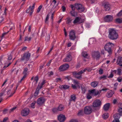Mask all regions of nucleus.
<instances>
[{
    "instance_id": "nucleus-1",
    "label": "nucleus",
    "mask_w": 122,
    "mask_h": 122,
    "mask_svg": "<svg viewBox=\"0 0 122 122\" xmlns=\"http://www.w3.org/2000/svg\"><path fill=\"white\" fill-rule=\"evenodd\" d=\"M108 37L112 40H116L118 37V36L116 30L114 28H110L108 29Z\"/></svg>"
},
{
    "instance_id": "nucleus-2",
    "label": "nucleus",
    "mask_w": 122,
    "mask_h": 122,
    "mask_svg": "<svg viewBox=\"0 0 122 122\" xmlns=\"http://www.w3.org/2000/svg\"><path fill=\"white\" fill-rule=\"evenodd\" d=\"M114 45V44L109 42L105 45L104 47V49L108 52L109 54H111L112 53L111 47H113Z\"/></svg>"
},
{
    "instance_id": "nucleus-3",
    "label": "nucleus",
    "mask_w": 122,
    "mask_h": 122,
    "mask_svg": "<svg viewBox=\"0 0 122 122\" xmlns=\"http://www.w3.org/2000/svg\"><path fill=\"white\" fill-rule=\"evenodd\" d=\"M84 72V71H83L81 70L78 72L76 71H74L72 72L73 75L75 76L76 78L78 79H80L82 78V74Z\"/></svg>"
},
{
    "instance_id": "nucleus-4",
    "label": "nucleus",
    "mask_w": 122,
    "mask_h": 122,
    "mask_svg": "<svg viewBox=\"0 0 122 122\" xmlns=\"http://www.w3.org/2000/svg\"><path fill=\"white\" fill-rule=\"evenodd\" d=\"M75 6L78 11L80 12L83 11L85 9L82 5L79 4H75Z\"/></svg>"
},
{
    "instance_id": "nucleus-5",
    "label": "nucleus",
    "mask_w": 122,
    "mask_h": 122,
    "mask_svg": "<svg viewBox=\"0 0 122 122\" xmlns=\"http://www.w3.org/2000/svg\"><path fill=\"white\" fill-rule=\"evenodd\" d=\"M30 56V53L27 52L25 53L23 56V61L24 63H26V62L29 59Z\"/></svg>"
},
{
    "instance_id": "nucleus-6",
    "label": "nucleus",
    "mask_w": 122,
    "mask_h": 122,
    "mask_svg": "<svg viewBox=\"0 0 122 122\" xmlns=\"http://www.w3.org/2000/svg\"><path fill=\"white\" fill-rule=\"evenodd\" d=\"M92 112V109L91 107L86 106L84 108V112L86 114H89L91 113Z\"/></svg>"
},
{
    "instance_id": "nucleus-7",
    "label": "nucleus",
    "mask_w": 122,
    "mask_h": 122,
    "mask_svg": "<svg viewBox=\"0 0 122 122\" xmlns=\"http://www.w3.org/2000/svg\"><path fill=\"white\" fill-rule=\"evenodd\" d=\"M69 38L71 40H74L76 38L75 32L74 30H71L69 32Z\"/></svg>"
},
{
    "instance_id": "nucleus-8",
    "label": "nucleus",
    "mask_w": 122,
    "mask_h": 122,
    "mask_svg": "<svg viewBox=\"0 0 122 122\" xmlns=\"http://www.w3.org/2000/svg\"><path fill=\"white\" fill-rule=\"evenodd\" d=\"M8 62V63L6 62L5 63L4 66L2 64L0 65V71H1V74L2 73V71L10 64L11 63L9 62Z\"/></svg>"
},
{
    "instance_id": "nucleus-9",
    "label": "nucleus",
    "mask_w": 122,
    "mask_h": 122,
    "mask_svg": "<svg viewBox=\"0 0 122 122\" xmlns=\"http://www.w3.org/2000/svg\"><path fill=\"white\" fill-rule=\"evenodd\" d=\"M69 67V65L68 64H65L60 66L59 69L61 71H63L68 69Z\"/></svg>"
},
{
    "instance_id": "nucleus-10",
    "label": "nucleus",
    "mask_w": 122,
    "mask_h": 122,
    "mask_svg": "<svg viewBox=\"0 0 122 122\" xmlns=\"http://www.w3.org/2000/svg\"><path fill=\"white\" fill-rule=\"evenodd\" d=\"M101 104V102L99 100H95L93 103V106L95 107H98L100 106Z\"/></svg>"
},
{
    "instance_id": "nucleus-11",
    "label": "nucleus",
    "mask_w": 122,
    "mask_h": 122,
    "mask_svg": "<svg viewBox=\"0 0 122 122\" xmlns=\"http://www.w3.org/2000/svg\"><path fill=\"white\" fill-rule=\"evenodd\" d=\"M92 56L94 58L99 59L100 57V53L98 51H94L92 53Z\"/></svg>"
},
{
    "instance_id": "nucleus-12",
    "label": "nucleus",
    "mask_w": 122,
    "mask_h": 122,
    "mask_svg": "<svg viewBox=\"0 0 122 122\" xmlns=\"http://www.w3.org/2000/svg\"><path fill=\"white\" fill-rule=\"evenodd\" d=\"M83 22V21L81 18L79 17H77L76 18L75 20L73 21V23L74 24H79L82 23Z\"/></svg>"
},
{
    "instance_id": "nucleus-13",
    "label": "nucleus",
    "mask_w": 122,
    "mask_h": 122,
    "mask_svg": "<svg viewBox=\"0 0 122 122\" xmlns=\"http://www.w3.org/2000/svg\"><path fill=\"white\" fill-rule=\"evenodd\" d=\"M104 10L105 11H109L110 9V5L108 3L104 4L103 5Z\"/></svg>"
},
{
    "instance_id": "nucleus-14",
    "label": "nucleus",
    "mask_w": 122,
    "mask_h": 122,
    "mask_svg": "<svg viewBox=\"0 0 122 122\" xmlns=\"http://www.w3.org/2000/svg\"><path fill=\"white\" fill-rule=\"evenodd\" d=\"M113 19L112 16L110 15H107L104 18V20L106 22H110L112 21Z\"/></svg>"
},
{
    "instance_id": "nucleus-15",
    "label": "nucleus",
    "mask_w": 122,
    "mask_h": 122,
    "mask_svg": "<svg viewBox=\"0 0 122 122\" xmlns=\"http://www.w3.org/2000/svg\"><path fill=\"white\" fill-rule=\"evenodd\" d=\"M72 60L71 56L70 54L68 55L66 57L63 59V61L64 62H69Z\"/></svg>"
},
{
    "instance_id": "nucleus-16",
    "label": "nucleus",
    "mask_w": 122,
    "mask_h": 122,
    "mask_svg": "<svg viewBox=\"0 0 122 122\" xmlns=\"http://www.w3.org/2000/svg\"><path fill=\"white\" fill-rule=\"evenodd\" d=\"M45 101V99L43 97L38 98L37 101V103L39 105H41L43 104Z\"/></svg>"
},
{
    "instance_id": "nucleus-17",
    "label": "nucleus",
    "mask_w": 122,
    "mask_h": 122,
    "mask_svg": "<svg viewBox=\"0 0 122 122\" xmlns=\"http://www.w3.org/2000/svg\"><path fill=\"white\" fill-rule=\"evenodd\" d=\"M58 119L60 122H63L65 120L66 117L64 115L60 114L59 116Z\"/></svg>"
},
{
    "instance_id": "nucleus-18",
    "label": "nucleus",
    "mask_w": 122,
    "mask_h": 122,
    "mask_svg": "<svg viewBox=\"0 0 122 122\" xmlns=\"http://www.w3.org/2000/svg\"><path fill=\"white\" fill-rule=\"evenodd\" d=\"M117 65L122 66V57L120 56H118L117 62Z\"/></svg>"
},
{
    "instance_id": "nucleus-19",
    "label": "nucleus",
    "mask_w": 122,
    "mask_h": 122,
    "mask_svg": "<svg viewBox=\"0 0 122 122\" xmlns=\"http://www.w3.org/2000/svg\"><path fill=\"white\" fill-rule=\"evenodd\" d=\"M29 112L30 110L28 108H25L23 110V116H26L28 115Z\"/></svg>"
},
{
    "instance_id": "nucleus-20",
    "label": "nucleus",
    "mask_w": 122,
    "mask_h": 122,
    "mask_svg": "<svg viewBox=\"0 0 122 122\" xmlns=\"http://www.w3.org/2000/svg\"><path fill=\"white\" fill-rule=\"evenodd\" d=\"M98 84V81H94L91 82V85L92 87L95 88L97 86Z\"/></svg>"
},
{
    "instance_id": "nucleus-21",
    "label": "nucleus",
    "mask_w": 122,
    "mask_h": 122,
    "mask_svg": "<svg viewBox=\"0 0 122 122\" xmlns=\"http://www.w3.org/2000/svg\"><path fill=\"white\" fill-rule=\"evenodd\" d=\"M69 86L68 85H61L59 86V88L61 89L66 90L69 88Z\"/></svg>"
},
{
    "instance_id": "nucleus-22",
    "label": "nucleus",
    "mask_w": 122,
    "mask_h": 122,
    "mask_svg": "<svg viewBox=\"0 0 122 122\" xmlns=\"http://www.w3.org/2000/svg\"><path fill=\"white\" fill-rule=\"evenodd\" d=\"M114 92L112 90L108 91L106 94V96L108 97H111L114 94Z\"/></svg>"
},
{
    "instance_id": "nucleus-23",
    "label": "nucleus",
    "mask_w": 122,
    "mask_h": 122,
    "mask_svg": "<svg viewBox=\"0 0 122 122\" xmlns=\"http://www.w3.org/2000/svg\"><path fill=\"white\" fill-rule=\"evenodd\" d=\"M121 116V114H120L117 113L115 114L113 116V117L115 119L119 120Z\"/></svg>"
},
{
    "instance_id": "nucleus-24",
    "label": "nucleus",
    "mask_w": 122,
    "mask_h": 122,
    "mask_svg": "<svg viewBox=\"0 0 122 122\" xmlns=\"http://www.w3.org/2000/svg\"><path fill=\"white\" fill-rule=\"evenodd\" d=\"M31 6H30L28 9L26 10V12L27 13H30V15H31L32 14V13L33 12V11H32L31 10Z\"/></svg>"
},
{
    "instance_id": "nucleus-25",
    "label": "nucleus",
    "mask_w": 122,
    "mask_h": 122,
    "mask_svg": "<svg viewBox=\"0 0 122 122\" xmlns=\"http://www.w3.org/2000/svg\"><path fill=\"white\" fill-rule=\"evenodd\" d=\"M110 107V104L109 103H107L104 106L103 108L104 110L105 111L109 109Z\"/></svg>"
},
{
    "instance_id": "nucleus-26",
    "label": "nucleus",
    "mask_w": 122,
    "mask_h": 122,
    "mask_svg": "<svg viewBox=\"0 0 122 122\" xmlns=\"http://www.w3.org/2000/svg\"><path fill=\"white\" fill-rule=\"evenodd\" d=\"M39 86H38L37 88H36L35 92V96H37V95L38 93L39 92V90L41 89V87H40Z\"/></svg>"
},
{
    "instance_id": "nucleus-27",
    "label": "nucleus",
    "mask_w": 122,
    "mask_h": 122,
    "mask_svg": "<svg viewBox=\"0 0 122 122\" xmlns=\"http://www.w3.org/2000/svg\"><path fill=\"white\" fill-rule=\"evenodd\" d=\"M67 20L66 21V23L68 25H70L71 23L72 20V19L69 18L68 17L66 19Z\"/></svg>"
},
{
    "instance_id": "nucleus-28",
    "label": "nucleus",
    "mask_w": 122,
    "mask_h": 122,
    "mask_svg": "<svg viewBox=\"0 0 122 122\" xmlns=\"http://www.w3.org/2000/svg\"><path fill=\"white\" fill-rule=\"evenodd\" d=\"M59 111H61L63 110L64 109V107L62 105H60L57 108Z\"/></svg>"
},
{
    "instance_id": "nucleus-29",
    "label": "nucleus",
    "mask_w": 122,
    "mask_h": 122,
    "mask_svg": "<svg viewBox=\"0 0 122 122\" xmlns=\"http://www.w3.org/2000/svg\"><path fill=\"white\" fill-rule=\"evenodd\" d=\"M108 113H105L102 116V117L103 119H106L108 117Z\"/></svg>"
},
{
    "instance_id": "nucleus-30",
    "label": "nucleus",
    "mask_w": 122,
    "mask_h": 122,
    "mask_svg": "<svg viewBox=\"0 0 122 122\" xmlns=\"http://www.w3.org/2000/svg\"><path fill=\"white\" fill-rule=\"evenodd\" d=\"M32 38L31 37H28V36H26L25 38L24 41H30Z\"/></svg>"
},
{
    "instance_id": "nucleus-31",
    "label": "nucleus",
    "mask_w": 122,
    "mask_h": 122,
    "mask_svg": "<svg viewBox=\"0 0 122 122\" xmlns=\"http://www.w3.org/2000/svg\"><path fill=\"white\" fill-rule=\"evenodd\" d=\"M82 55L84 57L86 58L88 56V54L86 52L83 51L82 53Z\"/></svg>"
},
{
    "instance_id": "nucleus-32",
    "label": "nucleus",
    "mask_w": 122,
    "mask_h": 122,
    "mask_svg": "<svg viewBox=\"0 0 122 122\" xmlns=\"http://www.w3.org/2000/svg\"><path fill=\"white\" fill-rule=\"evenodd\" d=\"M7 93L8 95H10L9 97H10L12 96V95L14 93V92L12 93V92H11L10 90V89L8 91Z\"/></svg>"
},
{
    "instance_id": "nucleus-33",
    "label": "nucleus",
    "mask_w": 122,
    "mask_h": 122,
    "mask_svg": "<svg viewBox=\"0 0 122 122\" xmlns=\"http://www.w3.org/2000/svg\"><path fill=\"white\" fill-rule=\"evenodd\" d=\"M76 99V97L74 95H72L71 97V99L70 100V101H75V100Z\"/></svg>"
},
{
    "instance_id": "nucleus-34",
    "label": "nucleus",
    "mask_w": 122,
    "mask_h": 122,
    "mask_svg": "<svg viewBox=\"0 0 122 122\" xmlns=\"http://www.w3.org/2000/svg\"><path fill=\"white\" fill-rule=\"evenodd\" d=\"M53 112L54 113H56L59 111L57 108H53L52 109Z\"/></svg>"
},
{
    "instance_id": "nucleus-35",
    "label": "nucleus",
    "mask_w": 122,
    "mask_h": 122,
    "mask_svg": "<svg viewBox=\"0 0 122 122\" xmlns=\"http://www.w3.org/2000/svg\"><path fill=\"white\" fill-rule=\"evenodd\" d=\"M116 21L119 23L122 22V19L118 18L116 19Z\"/></svg>"
},
{
    "instance_id": "nucleus-36",
    "label": "nucleus",
    "mask_w": 122,
    "mask_h": 122,
    "mask_svg": "<svg viewBox=\"0 0 122 122\" xmlns=\"http://www.w3.org/2000/svg\"><path fill=\"white\" fill-rule=\"evenodd\" d=\"M49 18V14L47 15L45 19V22L46 24H48V20Z\"/></svg>"
},
{
    "instance_id": "nucleus-37",
    "label": "nucleus",
    "mask_w": 122,
    "mask_h": 122,
    "mask_svg": "<svg viewBox=\"0 0 122 122\" xmlns=\"http://www.w3.org/2000/svg\"><path fill=\"white\" fill-rule=\"evenodd\" d=\"M17 106H15L13 107L12 108H11L10 109V112H12L14 111H15L16 109H17Z\"/></svg>"
},
{
    "instance_id": "nucleus-38",
    "label": "nucleus",
    "mask_w": 122,
    "mask_h": 122,
    "mask_svg": "<svg viewBox=\"0 0 122 122\" xmlns=\"http://www.w3.org/2000/svg\"><path fill=\"white\" fill-rule=\"evenodd\" d=\"M101 91L100 90H99V91H95V93L94 94L95 96H96L98 95H99L101 93Z\"/></svg>"
},
{
    "instance_id": "nucleus-39",
    "label": "nucleus",
    "mask_w": 122,
    "mask_h": 122,
    "mask_svg": "<svg viewBox=\"0 0 122 122\" xmlns=\"http://www.w3.org/2000/svg\"><path fill=\"white\" fill-rule=\"evenodd\" d=\"M73 81L74 84L76 85H77V86H78V85L80 83L79 82L76 80H74Z\"/></svg>"
},
{
    "instance_id": "nucleus-40",
    "label": "nucleus",
    "mask_w": 122,
    "mask_h": 122,
    "mask_svg": "<svg viewBox=\"0 0 122 122\" xmlns=\"http://www.w3.org/2000/svg\"><path fill=\"white\" fill-rule=\"evenodd\" d=\"M22 70V69L21 70V69L20 68H19L18 70L15 71V73L16 75L17 74V73L18 72H19L20 73Z\"/></svg>"
},
{
    "instance_id": "nucleus-41",
    "label": "nucleus",
    "mask_w": 122,
    "mask_h": 122,
    "mask_svg": "<svg viewBox=\"0 0 122 122\" xmlns=\"http://www.w3.org/2000/svg\"><path fill=\"white\" fill-rule=\"evenodd\" d=\"M95 91L96 90L95 89H94L90 90V93L93 94L94 95V94L95 93Z\"/></svg>"
},
{
    "instance_id": "nucleus-42",
    "label": "nucleus",
    "mask_w": 122,
    "mask_h": 122,
    "mask_svg": "<svg viewBox=\"0 0 122 122\" xmlns=\"http://www.w3.org/2000/svg\"><path fill=\"white\" fill-rule=\"evenodd\" d=\"M28 74V72H23V80L26 78Z\"/></svg>"
},
{
    "instance_id": "nucleus-43",
    "label": "nucleus",
    "mask_w": 122,
    "mask_h": 122,
    "mask_svg": "<svg viewBox=\"0 0 122 122\" xmlns=\"http://www.w3.org/2000/svg\"><path fill=\"white\" fill-rule=\"evenodd\" d=\"M35 103L36 102L35 101H34L31 103V107L32 108H35L34 106Z\"/></svg>"
},
{
    "instance_id": "nucleus-44",
    "label": "nucleus",
    "mask_w": 122,
    "mask_h": 122,
    "mask_svg": "<svg viewBox=\"0 0 122 122\" xmlns=\"http://www.w3.org/2000/svg\"><path fill=\"white\" fill-rule=\"evenodd\" d=\"M38 76H37L35 77L34 81H36V83L38 81Z\"/></svg>"
},
{
    "instance_id": "nucleus-45",
    "label": "nucleus",
    "mask_w": 122,
    "mask_h": 122,
    "mask_svg": "<svg viewBox=\"0 0 122 122\" xmlns=\"http://www.w3.org/2000/svg\"><path fill=\"white\" fill-rule=\"evenodd\" d=\"M70 14L71 15L73 16H75V12L74 11H71L70 12Z\"/></svg>"
},
{
    "instance_id": "nucleus-46",
    "label": "nucleus",
    "mask_w": 122,
    "mask_h": 122,
    "mask_svg": "<svg viewBox=\"0 0 122 122\" xmlns=\"http://www.w3.org/2000/svg\"><path fill=\"white\" fill-rule=\"evenodd\" d=\"M45 83V81H43L41 83H39V85L38 86H40V87H41V88H42V87L43 85H44V84Z\"/></svg>"
},
{
    "instance_id": "nucleus-47",
    "label": "nucleus",
    "mask_w": 122,
    "mask_h": 122,
    "mask_svg": "<svg viewBox=\"0 0 122 122\" xmlns=\"http://www.w3.org/2000/svg\"><path fill=\"white\" fill-rule=\"evenodd\" d=\"M42 6L41 5H40L39 7L36 11L37 13H38L40 12L42 8Z\"/></svg>"
},
{
    "instance_id": "nucleus-48",
    "label": "nucleus",
    "mask_w": 122,
    "mask_h": 122,
    "mask_svg": "<svg viewBox=\"0 0 122 122\" xmlns=\"http://www.w3.org/2000/svg\"><path fill=\"white\" fill-rule=\"evenodd\" d=\"M106 77L107 76H106L103 75L100 77V79H103V80H105L106 79Z\"/></svg>"
},
{
    "instance_id": "nucleus-49",
    "label": "nucleus",
    "mask_w": 122,
    "mask_h": 122,
    "mask_svg": "<svg viewBox=\"0 0 122 122\" xmlns=\"http://www.w3.org/2000/svg\"><path fill=\"white\" fill-rule=\"evenodd\" d=\"M122 70L121 69H118L117 70V74L119 75H120L121 73Z\"/></svg>"
},
{
    "instance_id": "nucleus-50",
    "label": "nucleus",
    "mask_w": 122,
    "mask_h": 122,
    "mask_svg": "<svg viewBox=\"0 0 122 122\" xmlns=\"http://www.w3.org/2000/svg\"><path fill=\"white\" fill-rule=\"evenodd\" d=\"M91 70L90 68L87 67L84 70H82V71H84V72H85L86 70H87L88 71H91Z\"/></svg>"
},
{
    "instance_id": "nucleus-51",
    "label": "nucleus",
    "mask_w": 122,
    "mask_h": 122,
    "mask_svg": "<svg viewBox=\"0 0 122 122\" xmlns=\"http://www.w3.org/2000/svg\"><path fill=\"white\" fill-rule=\"evenodd\" d=\"M117 15L118 16H122V10L117 14Z\"/></svg>"
},
{
    "instance_id": "nucleus-52",
    "label": "nucleus",
    "mask_w": 122,
    "mask_h": 122,
    "mask_svg": "<svg viewBox=\"0 0 122 122\" xmlns=\"http://www.w3.org/2000/svg\"><path fill=\"white\" fill-rule=\"evenodd\" d=\"M55 81L57 82L59 81H62L61 79V78H57L55 79Z\"/></svg>"
},
{
    "instance_id": "nucleus-53",
    "label": "nucleus",
    "mask_w": 122,
    "mask_h": 122,
    "mask_svg": "<svg viewBox=\"0 0 122 122\" xmlns=\"http://www.w3.org/2000/svg\"><path fill=\"white\" fill-rule=\"evenodd\" d=\"M118 112L121 114H122V109L118 108Z\"/></svg>"
},
{
    "instance_id": "nucleus-54",
    "label": "nucleus",
    "mask_w": 122,
    "mask_h": 122,
    "mask_svg": "<svg viewBox=\"0 0 122 122\" xmlns=\"http://www.w3.org/2000/svg\"><path fill=\"white\" fill-rule=\"evenodd\" d=\"M113 75L112 72L109 75V76L108 77V78H112L113 77Z\"/></svg>"
},
{
    "instance_id": "nucleus-55",
    "label": "nucleus",
    "mask_w": 122,
    "mask_h": 122,
    "mask_svg": "<svg viewBox=\"0 0 122 122\" xmlns=\"http://www.w3.org/2000/svg\"><path fill=\"white\" fill-rule=\"evenodd\" d=\"M71 87L74 89H76L77 88V86H76L75 85L72 84Z\"/></svg>"
},
{
    "instance_id": "nucleus-56",
    "label": "nucleus",
    "mask_w": 122,
    "mask_h": 122,
    "mask_svg": "<svg viewBox=\"0 0 122 122\" xmlns=\"http://www.w3.org/2000/svg\"><path fill=\"white\" fill-rule=\"evenodd\" d=\"M48 0H46V6H48L49 7L50 6V5H51V3H50V4L49 5V4H48Z\"/></svg>"
},
{
    "instance_id": "nucleus-57",
    "label": "nucleus",
    "mask_w": 122,
    "mask_h": 122,
    "mask_svg": "<svg viewBox=\"0 0 122 122\" xmlns=\"http://www.w3.org/2000/svg\"><path fill=\"white\" fill-rule=\"evenodd\" d=\"M69 122H78V121L75 119H71L70 120Z\"/></svg>"
},
{
    "instance_id": "nucleus-58",
    "label": "nucleus",
    "mask_w": 122,
    "mask_h": 122,
    "mask_svg": "<svg viewBox=\"0 0 122 122\" xmlns=\"http://www.w3.org/2000/svg\"><path fill=\"white\" fill-rule=\"evenodd\" d=\"M3 95V93H1L0 94V103L1 102L2 100V99L1 97V96Z\"/></svg>"
},
{
    "instance_id": "nucleus-59",
    "label": "nucleus",
    "mask_w": 122,
    "mask_h": 122,
    "mask_svg": "<svg viewBox=\"0 0 122 122\" xmlns=\"http://www.w3.org/2000/svg\"><path fill=\"white\" fill-rule=\"evenodd\" d=\"M92 98V97L89 94H88L87 96V98L89 99H91Z\"/></svg>"
},
{
    "instance_id": "nucleus-60",
    "label": "nucleus",
    "mask_w": 122,
    "mask_h": 122,
    "mask_svg": "<svg viewBox=\"0 0 122 122\" xmlns=\"http://www.w3.org/2000/svg\"><path fill=\"white\" fill-rule=\"evenodd\" d=\"M62 10L63 12H64L66 10V8L64 6H62Z\"/></svg>"
},
{
    "instance_id": "nucleus-61",
    "label": "nucleus",
    "mask_w": 122,
    "mask_h": 122,
    "mask_svg": "<svg viewBox=\"0 0 122 122\" xmlns=\"http://www.w3.org/2000/svg\"><path fill=\"white\" fill-rule=\"evenodd\" d=\"M108 90V89L107 88H104L102 89L101 90H100L101 91V92L102 91L106 92Z\"/></svg>"
},
{
    "instance_id": "nucleus-62",
    "label": "nucleus",
    "mask_w": 122,
    "mask_h": 122,
    "mask_svg": "<svg viewBox=\"0 0 122 122\" xmlns=\"http://www.w3.org/2000/svg\"><path fill=\"white\" fill-rule=\"evenodd\" d=\"M118 108L122 109V103H119L118 105Z\"/></svg>"
},
{
    "instance_id": "nucleus-63",
    "label": "nucleus",
    "mask_w": 122,
    "mask_h": 122,
    "mask_svg": "<svg viewBox=\"0 0 122 122\" xmlns=\"http://www.w3.org/2000/svg\"><path fill=\"white\" fill-rule=\"evenodd\" d=\"M103 71L102 69H100L99 71V73L100 74H102L103 73Z\"/></svg>"
},
{
    "instance_id": "nucleus-64",
    "label": "nucleus",
    "mask_w": 122,
    "mask_h": 122,
    "mask_svg": "<svg viewBox=\"0 0 122 122\" xmlns=\"http://www.w3.org/2000/svg\"><path fill=\"white\" fill-rule=\"evenodd\" d=\"M83 114V112L82 111H81L79 112L78 114V115L79 116H81Z\"/></svg>"
}]
</instances>
